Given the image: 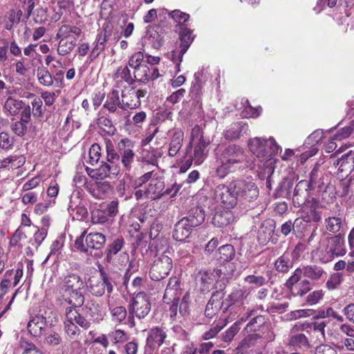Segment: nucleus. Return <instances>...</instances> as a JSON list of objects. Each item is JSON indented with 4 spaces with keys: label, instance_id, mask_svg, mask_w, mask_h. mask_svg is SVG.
Returning a JSON list of instances; mask_svg holds the SVG:
<instances>
[{
    "label": "nucleus",
    "instance_id": "a18cd8bd",
    "mask_svg": "<svg viewBox=\"0 0 354 354\" xmlns=\"http://www.w3.org/2000/svg\"><path fill=\"white\" fill-rule=\"evenodd\" d=\"M274 266L277 271L286 272L292 267V263L288 256L282 255L275 261Z\"/></svg>",
    "mask_w": 354,
    "mask_h": 354
},
{
    "label": "nucleus",
    "instance_id": "5fc2aeb1",
    "mask_svg": "<svg viewBox=\"0 0 354 354\" xmlns=\"http://www.w3.org/2000/svg\"><path fill=\"white\" fill-rule=\"evenodd\" d=\"M354 131V120L352 121L351 126L345 127L339 130L334 136V140H341L350 136Z\"/></svg>",
    "mask_w": 354,
    "mask_h": 354
},
{
    "label": "nucleus",
    "instance_id": "a19ab883",
    "mask_svg": "<svg viewBox=\"0 0 354 354\" xmlns=\"http://www.w3.org/2000/svg\"><path fill=\"white\" fill-rule=\"evenodd\" d=\"M37 77L39 84L45 86H50L53 83L51 74L45 68H39L37 72Z\"/></svg>",
    "mask_w": 354,
    "mask_h": 354
},
{
    "label": "nucleus",
    "instance_id": "a211bd4d",
    "mask_svg": "<svg viewBox=\"0 0 354 354\" xmlns=\"http://www.w3.org/2000/svg\"><path fill=\"white\" fill-rule=\"evenodd\" d=\"M166 337L164 329L158 327L152 328L148 332L147 345L153 349L158 348L164 343Z\"/></svg>",
    "mask_w": 354,
    "mask_h": 354
},
{
    "label": "nucleus",
    "instance_id": "6e6552de",
    "mask_svg": "<svg viewBox=\"0 0 354 354\" xmlns=\"http://www.w3.org/2000/svg\"><path fill=\"white\" fill-rule=\"evenodd\" d=\"M167 249L157 252L155 259L151 265L149 275L152 280L160 281L165 278L172 268V260L166 253Z\"/></svg>",
    "mask_w": 354,
    "mask_h": 354
},
{
    "label": "nucleus",
    "instance_id": "b1692460",
    "mask_svg": "<svg viewBox=\"0 0 354 354\" xmlns=\"http://www.w3.org/2000/svg\"><path fill=\"white\" fill-rule=\"evenodd\" d=\"M301 219L306 223L319 222L321 214L317 210V205L313 203L306 204L302 211Z\"/></svg>",
    "mask_w": 354,
    "mask_h": 354
},
{
    "label": "nucleus",
    "instance_id": "6e6d98bb",
    "mask_svg": "<svg viewBox=\"0 0 354 354\" xmlns=\"http://www.w3.org/2000/svg\"><path fill=\"white\" fill-rule=\"evenodd\" d=\"M111 189V187L109 183L106 181L97 182L96 183V191L97 192V198H103Z\"/></svg>",
    "mask_w": 354,
    "mask_h": 354
},
{
    "label": "nucleus",
    "instance_id": "5701e85b",
    "mask_svg": "<svg viewBox=\"0 0 354 354\" xmlns=\"http://www.w3.org/2000/svg\"><path fill=\"white\" fill-rule=\"evenodd\" d=\"M46 326V321L44 316L37 315L28 324V330L34 337H39L42 335Z\"/></svg>",
    "mask_w": 354,
    "mask_h": 354
},
{
    "label": "nucleus",
    "instance_id": "f3484780",
    "mask_svg": "<svg viewBox=\"0 0 354 354\" xmlns=\"http://www.w3.org/2000/svg\"><path fill=\"white\" fill-rule=\"evenodd\" d=\"M218 270H214L213 272H208L205 270L200 271L196 277V281L198 285L200 286L201 291H209L212 287L216 277L219 274Z\"/></svg>",
    "mask_w": 354,
    "mask_h": 354
},
{
    "label": "nucleus",
    "instance_id": "473e14b6",
    "mask_svg": "<svg viewBox=\"0 0 354 354\" xmlns=\"http://www.w3.org/2000/svg\"><path fill=\"white\" fill-rule=\"evenodd\" d=\"M149 236L152 239V242L151 243V246H153L156 251L158 252L161 250H164V248L167 246V242L165 239L162 237H158V226H152Z\"/></svg>",
    "mask_w": 354,
    "mask_h": 354
},
{
    "label": "nucleus",
    "instance_id": "49530a36",
    "mask_svg": "<svg viewBox=\"0 0 354 354\" xmlns=\"http://www.w3.org/2000/svg\"><path fill=\"white\" fill-rule=\"evenodd\" d=\"M303 275V269L299 268L295 270L292 276L288 279L286 283V286L288 289H290V292L293 290L294 287L297 286V285L299 283V281Z\"/></svg>",
    "mask_w": 354,
    "mask_h": 354
},
{
    "label": "nucleus",
    "instance_id": "ea45409f",
    "mask_svg": "<svg viewBox=\"0 0 354 354\" xmlns=\"http://www.w3.org/2000/svg\"><path fill=\"white\" fill-rule=\"evenodd\" d=\"M266 323V319L262 315H254L245 327L248 332H254L260 329V328Z\"/></svg>",
    "mask_w": 354,
    "mask_h": 354
},
{
    "label": "nucleus",
    "instance_id": "f8f14e48",
    "mask_svg": "<svg viewBox=\"0 0 354 354\" xmlns=\"http://www.w3.org/2000/svg\"><path fill=\"white\" fill-rule=\"evenodd\" d=\"M113 278L104 271H101L98 279L91 281L89 290L95 297H102L106 291L110 295L113 290Z\"/></svg>",
    "mask_w": 354,
    "mask_h": 354
},
{
    "label": "nucleus",
    "instance_id": "774afa93",
    "mask_svg": "<svg viewBox=\"0 0 354 354\" xmlns=\"http://www.w3.org/2000/svg\"><path fill=\"white\" fill-rule=\"evenodd\" d=\"M12 131L17 136H24L27 130L26 124L23 123L21 121L15 122L11 126Z\"/></svg>",
    "mask_w": 354,
    "mask_h": 354
},
{
    "label": "nucleus",
    "instance_id": "338daca9",
    "mask_svg": "<svg viewBox=\"0 0 354 354\" xmlns=\"http://www.w3.org/2000/svg\"><path fill=\"white\" fill-rule=\"evenodd\" d=\"M26 237L25 232L23 231L22 228L19 227L14 233L12 236L10 244L12 246H17L19 244L21 240L25 239Z\"/></svg>",
    "mask_w": 354,
    "mask_h": 354
},
{
    "label": "nucleus",
    "instance_id": "3c124183",
    "mask_svg": "<svg viewBox=\"0 0 354 354\" xmlns=\"http://www.w3.org/2000/svg\"><path fill=\"white\" fill-rule=\"evenodd\" d=\"M15 140L14 138L6 132L0 133V148L4 150H9L12 148Z\"/></svg>",
    "mask_w": 354,
    "mask_h": 354
},
{
    "label": "nucleus",
    "instance_id": "0e129e2a",
    "mask_svg": "<svg viewBox=\"0 0 354 354\" xmlns=\"http://www.w3.org/2000/svg\"><path fill=\"white\" fill-rule=\"evenodd\" d=\"M245 281L250 284H254L258 287L265 285L267 282L265 277L254 274L247 276L245 278Z\"/></svg>",
    "mask_w": 354,
    "mask_h": 354
},
{
    "label": "nucleus",
    "instance_id": "f257e3e1",
    "mask_svg": "<svg viewBox=\"0 0 354 354\" xmlns=\"http://www.w3.org/2000/svg\"><path fill=\"white\" fill-rule=\"evenodd\" d=\"M259 196V189L251 177L233 178L228 184L217 185L212 198L216 203L226 211L215 214L212 218L214 226L223 227L232 223L234 216L230 209L234 208L239 201H252Z\"/></svg>",
    "mask_w": 354,
    "mask_h": 354
},
{
    "label": "nucleus",
    "instance_id": "603ef678",
    "mask_svg": "<svg viewBox=\"0 0 354 354\" xmlns=\"http://www.w3.org/2000/svg\"><path fill=\"white\" fill-rule=\"evenodd\" d=\"M89 163L91 165H94L95 163H97L98 160H100V156H101V147L100 146L95 143L92 145L89 151Z\"/></svg>",
    "mask_w": 354,
    "mask_h": 354
},
{
    "label": "nucleus",
    "instance_id": "412c9836",
    "mask_svg": "<svg viewBox=\"0 0 354 354\" xmlns=\"http://www.w3.org/2000/svg\"><path fill=\"white\" fill-rule=\"evenodd\" d=\"M24 106L22 100L10 96L6 100L3 110L7 116H15L21 112Z\"/></svg>",
    "mask_w": 354,
    "mask_h": 354
},
{
    "label": "nucleus",
    "instance_id": "7c9ffc66",
    "mask_svg": "<svg viewBox=\"0 0 354 354\" xmlns=\"http://www.w3.org/2000/svg\"><path fill=\"white\" fill-rule=\"evenodd\" d=\"M325 226L328 231L336 234L343 231L345 223L339 216H332L325 219Z\"/></svg>",
    "mask_w": 354,
    "mask_h": 354
},
{
    "label": "nucleus",
    "instance_id": "20e7f679",
    "mask_svg": "<svg viewBox=\"0 0 354 354\" xmlns=\"http://www.w3.org/2000/svg\"><path fill=\"white\" fill-rule=\"evenodd\" d=\"M318 250L321 253L319 259L323 263L331 261L335 257L344 256L346 253L344 237L338 234L324 238L319 242Z\"/></svg>",
    "mask_w": 354,
    "mask_h": 354
},
{
    "label": "nucleus",
    "instance_id": "bf43d9fd",
    "mask_svg": "<svg viewBox=\"0 0 354 354\" xmlns=\"http://www.w3.org/2000/svg\"><path fill=\"white\" fill-rule=\"evenodd\" d=\"M326 317H333L336 320L343 322L344 317L337 313L336 311L333 310L332 308H328L325 310H322L319 313L317 318H326Z\"/></svg>",
    "mask_w": 354,
    "mask_h": 354
},
{
    "label": "nucleus",
    "instance_id": "8fccbe9b",
    "mask_svg": "<svg viewBox=\"0 0 354 354\" xmlns=\"http://www.w3.org/2000/svg\"><path fill=\"white\" fill-rule=\"evenodd\" d=\"M145 61V54L142 51L134 53L129 59V66L131 68H136L142 65Z\"/></svg>",
    "mask_w": 354,
    "mask_h": 354
},
{
    "label": "nucleus",
    "instance_id": "c9c22d12",
    "mask_svg": "<svg viewBox=\"0 0 354 354\" xmlns=\"http://www.w3.org/2000/svg\"><path fill=\"white\" fill-rule=\"evenodd\" d=\"M302 269L304 271V276L313 280L319 279L326 275V272L324 270L317 266H305Z\"/></svg>",
    "mask_w": 354,
    "mask_h": 354
},
{
    "label": "nucleus",
    "instance_id": "ddd939ff",
    "mask_svg": "<svg viewBox=\"0 0 354 354\" xmlns=\"http://www.w3.org/2000/svg\"><path fill=\"white\" fill-rule=\"evenodd\" d=\"M133 143L128 139L121 140L118 142L119 158L125 171H130L134 162L135 153L133 151Z\"/></svg>",
    "mask_w": 354,
    "mask_h": 354
},
{
    "label": "nucleus",
    "instance_id": "aec40b11",
    "mask_svg": "<svg viewBox=\"0 0 354 354\" xmlns=\"http://www.w3.org/2000/svg\"><path fill=\"white\" fill-rule=\"evenodd\" d=\"M248 125L243 122L233 123L224 132V137L227 140H236L246 134L248 131Z\"/></svg>",
    "mask_w": 354,
    "mask_h": 354
},
{
    "label": "nucleus",
    "instance_id": "09e8293b",
    "mask_svg": "<svg viewBox=\"0 0 354 354\" xmlns=\"http://www.w3.org/2000/svg\"><path fill=\"white\" fill-rule=\"evenodd\" d=\"M311 288L310 283L305 279L300 281L297 286L294 287L291 292L295 295L303 296L310 291Z\"/></svg>",
    "mask_w": 354,
    "mask_h": 354
},
{
    "label": "nucleus",
    "instance_id": "864d4df0",
    "mask_svg": "<svg viewBox=\"0 0 354 354\" xmlns=\"http://www.w3.org/2000/svg\"><path fill=\"white\" fill-rule=\"evenodd\" d=\"M111 340L115 343H122L127 339V335L124 330L117 329L109 333Z\"/></svg>",
    "mask_w": 354,
    "mask_h": 354
},
{
    "label": "nucleus",
    "instance_id": "0eeeda50",
    "mask_svg": "<svg viewBox=\"0 0 354 354\" xmlns=\"http://www.w3.org/2000/svg\"><path fill=\"white\" fill-rule=\"evenodd\" d=\"M106 243V236L102 233H87V230L82 232L81 235L75 240L74 246L80 252L88 254L90 250H100Z\"/></svg>",
    "mask_w": 354,
    "mask_h": 354
},
{
    "label": "nucleus",
    "instance_id": "c03bdc74",
    "mask_svg": "<svg viewBox=\"0 0 354 354\" xmlns=\"http://www.w3.org/2000/svg\"><path fill=\"white\" fill-rule=\"evenodd\" d=\"M97 124L100 129L108 134H113L115 131V128L113 125L111 120L104 116L100 117L97 119Z\"/></svg>",
    "mask_w": 354,
    "mask_h": 354
},
{
    "label": "nucleus",
    "instance_id": "4be33fe9",
    "mask_svg": "<svg viewBox=\"0 0 354 354\" xmlns=\"http://www.w3.org/2000/svg\"><path fill=\"white\" fill-rule=\"evenodd\" d=\"M180 283L177 277H171L166 288L163 301L165 303L174 301L178 299Z\"/></svg>",
    "mask_w": 354,
    "mask_h": 354
},
{
    "label": "nucleus",
    "instance_id": "72a5a7b5",
    "mask_svg": "<svg viewBox=\"0 0 354 354\" xmlns=\"http://www.w3.org/2000/svg\"><path fill=\"white\" fill-rule=\"evenodd\" d=\"M183 140V133L182 131H176L171 140L169 155L170 156H174L179 151L182 147V142Z\"/></svg>",
    "mask_w": 354,
    "mask_h": 354
},
{
    "label": "nucleus",
    "instance_id": "f704fd0d",
    "mask_svg": "<svg viewBox=\"0 0 354 354\" xmlns=\"http://www.w3.org/2000/svg\"><path fill=\"white\" fill-rule=\"evenodd\" d=\"M203 84L204 82L200 77V75L198 73L195 74L194 80L192 82V85L190 88V93L192 97L197 102L201 100L202 96Z\"/></svg>",
    "mask_w": 354,
    "mask_h": 354
},
{
    "label": "nucleus",
    "instance_id": "423d86ee",
    "mask_svg": "<svg viewBox=\"0 0 354 354\" xmlns=\"http://www.w3.org/2000/svg\"><path fill=\"white\" fill-rule=\"evenodd\" d=\"M205 220V214L201 208L193 209L189 214L183 218L175 225L174 238L178 241H185L189 236L192 228L201 225Z\"/></svg>",
    "mask_w": 354,
    "mask_h": 354
},
{
    "label": "nucleus",
    "instance_id": "9d476101",
    "mask_svg": "<svg viewBox=\"0 0 354 354\" xmlns=\"http://www.w3.org/2000/svg\"><path fill=\"white\" fill-rule=\"evenodd\" d=\"M129 317L136 316L141 319L145 318L151 310V302L149 297L144 292L138 293L129 302Z\"/></svg>",
    "mask_w": 354,
    "mask_h": 354
},
{
    "label": "nucleus",
    "instance_id": "2eb2a0df",
    "mask_svg": "<svg viewBox=\"0 0 354 354\" xmlns=\"http://www.w3.org/2000/svg\"><path fill=\"white\" fill-rule=\"evenodd\" d=\"M84 283L80 276L77 274H69L66 276L59 284V293L64 295L66 292L77 290H83Z\"/></svg>",
    "mask_w": 354,
    "mask_h": 354
},
{
    "label": "nucleus",
    "instance_id": "cd10ccee",
    "mask_svg": "<svg viewBox=\"0 0 354 354\" xmlns=\"http://www.w3.org/2000/svg\"><path fill=\"white\" fill-rule=\"evenodd\" d=\"M207 145L208 142L201 138L195 145L194 154L192 158L196 165H201L206 158L207 156Z\"/></svg>",
    "mask_w": 354,
    "mask_h": 354
},
{
    "label": "nucleus",
    "instance_id": "39448f33",
    "mask_svg": "<svg viewBox=\"0 0 354 354\" xmlns=\"http://www.w3.org/2000/svg\"><path fill=\"white\" fill-rule=\"evenodd\" d=\"M82 34L80 28L70 25H62L57 30L55 39H59L57 53L64 56L72 52L76 46L77 38Z\"/></svg>",
    "mask_w": 354,
    "mask_h": 354
},
{
    "label": "nucleus",
    "instance_id": "13d9d810",
    "mask_svg": "<svg viewBox=\"0 0 354 354\" xmlns=\"http://www.w3.org/2000/svg\"><path fill=\"white\" fill-rule=\"evenodd\" d=\"M321 165L319 163H316L314 166L313 169L310 173V183L311 186L316 185L319 183V180H320V177L322 174V172L320 169Z\"/></svg>",
    "mask_w": 354,
    "mask_h": 354
},
{
    "label": "nucleus",
    "instance_id": "dca6fc26",
    "mask_svg": "<svg viewBox=\"0 0 354 354\" xmlns=\"http://www.w3.org/2000/svg\"><path fill=\"white\" fill-rule=\"evenodd\" d=\"M122 100L119 97V91L117 89H112L106 95V99L103 104V108L106 110L109 113L115 114L117 116H120L122 109Z\"/></svg>",
    "mask_w": 354,
    "mask_h": 354
},
{
    "label": "nucleus",
    "instance_id": "f03ea898",
    "mask_svg": "<svg viewBox=\"0 0 354 354\" xmlns=\"http://www.w3.org/2000/svg\"><path fill=\"white\" fill-rule=\"evenodd\" d=\"M250 151L257 157V159L249 165L245 164L246 167L250 169H254L258 167L261 169L263 175L270 176L273 171L275 160L272 155L277 153L279 146L275 140L270 138L268 140H261L260 138L250 139L248 142Z\"/></svg>",
    "mask_w": 354,
    "mask_h": 354
},
{
    "label": "nucleus",
    "instance_id": "bb28decb",
    "mask_svg": "<svg viewBox=\"0 0 354 354\" xmlns=\"http://www.w3.org/2000/svg\"><path fill=\"white\" fill-rule=\"evenodd\" d=\"M333 165L338 167L340 172L349 173L354 169V154L348 153L333 162Z\"/></svg>",
    "mask_w": 354,
    "mask_h": 354
},
{
    "label": "nucleus",
    "instance_id": "9b49d317",
    "mask_svg": "<svg viewBox=\"0 0 354 354\" xmlns=\"http://www.w3.org/2000/svg\"><path fill=\"white\" fill-rule=\"evenodd\" d=\"M146 93L145 90L128 85L121 93L122 109L138 108L141 104L140 98L145 97Z\"/></svg>",
    "mask_w": 354,
    "mask_h": 354
},
{
    "label": "nucleus",
    "instance_id": "1a4fd4ad",
    "mask_svg": "<svg viewBox=\"0 0 354 354\" xmlns=\"http://www.w3.org/2000/svg\"><path fill=\"white\" fill-rule=\"evenodd\" d=\"M65 316V331L71 339H75L80 334V330L76 324L85 329L90 326V322L72 307L66 309Z\"/></svg>",
    "mask_w": 354,
    "mask_h": 354
},
{
    "label": "nucleus",
    "instance_id": "e433bc0d",
    "mask_svg": "<svg viewBox=\"0 0 354 354\" xmlns=\"http://www.w3.org/2000/svg\"><path fill=\"white\" fill-rule=\"evenodd\" d=\"M132 69L133 70V77L134 81L145 82L150 80L151 73L147 65L145 64Z\"/></svg>",
    "mask_w": 354,
    "mask_h": 354
},
{
    "label": "nucleus",
    "instance_id": "a878e982",
    "mask_svg": "<svg viewBox=\"0 0 354 354\" xmlns=\"http://www.w3.org/2000/svg\"><path fill=\"white\" fill-rule=\"evenodd\" d=\"M86 308L87 313L93 318V321L97 322L102 321L106 315L102 305L94 300L88 301Z\"/></svg>",
    "mask_w": 354,
    "mask_h": 354
},
{
    "label": "nucleus",
    "instance_id": "de8ad7c7",
    "mask_svg": "<svg viewBox=\"0 0 354 354\" xmlns=\"http://www.w3.org/2000/svg\"><path fill=\"white\" fill-rule=\"evenodd\" d=\"M80 198L77 196H71L68 205V212L71 214V212L77 211V214L82 215V217L86 216L87 215V211L85 208L82 207H80Z\"/></svg>",
    "mask_w": 354,
    "mask_h": 354
},
{
    "label": "nucleus",
    "instance_id": "4468645a",
    "mask_svg": "<svg viewBox=\"0 0 354 354\" xmlns=\"http://www.w3.org/2000/svg\"><path fill=\"white\" fill-rule=\"evenodd\" d=\"M111 36L112 30L109 26L104 27L103 30L97 34L89 55L91 60L95 59L105 50L106 43L111 40Z\"/></svg>",
    "mask_w": 354,
    "mask_h": 354
},
{
    "label": "nucleus",
    "instance_id": "4d7b16f0",
    "mask_svg": "<svg viewBox=\"0 0 354 354\" xmlns=\"http://www.w3.org/2000/svg\"><path fill=\"white\" fill-rule=\"evenodd\" d=\"M106 161L111 163H117L119 161V153H116L112 143L106 142Z\"/></svg>",
    "mask_w": 354,
    "mask_h": 354
},
{
    "label": "nucleus",
    "instance_id": "6ab92c4d",
    "mask_svg": "<svg viewBox=\"0 0 354 354\" xmlns=\"http://www.w3.org/2000/svg\"><path fill=\"white\" fill-rule=\"evenodd\" d=\"M164 180L161 178H153L146 188L147 198L152 200L160 198L163 195Z\"/></svg>",
    "mask_w": 354,
    "mask_h": 354
},
{
    "label": "nucleus",
    "instance_id": "4c0bfd02",
    "mask_svg": "<svg viewBox=\"0 0 354 354\" xmlns=\"http://www.w3.org/2000/svg\"><path fill=\"white\" fill-rule=\"evenodd\" d=\"M123 244L124 241L122 239H117L108 246L106 249V259L109 263L112 262L113 256L121 250L123 247Z\"/></svg>",
    "mask_w": 354,
    "mask_h": 354
},
{
    "label": "nucleus",
    "instance_id": "393cba45",
    "mask_svg": "<svg viewBox=\"0 0 354 354\" xmlns=\"http://www.w3.org/2000/svg\"><path fill=\"white\" fill-rule=\"evenodd\" d=\"M180 53L178 54V59L179 62H182L184 54L187 51L194 40L192 31L187 28H183L180 33Z\"/></svg>",
    "mask_w": 354,
    "mask_h": 354
},
{
    "label": "nucleus",
    "instance_id": "58836bf2",
    "mask_svg": "<svg viewBox=\"0 0 354 354\" xmlns=\"http://www.w3.org/2000/svg\"><path fill=\"white\" fill-rule=\"evenodd\" d=\"M19 346L21 349V354H44L36 345L24 339H20Z\"/></svg>",
    "mask_w": 354,
    "mask_h": 354
},
{
    "label": "nucleus",
    "instance_id": "37998d69",
    "mask_svg": "<svg viewBox=\"0 0 354 354\" xmlns=\"http://www.w3.org/2000/svg\"><path fill=\"white\" fill-rule=\"evenodd\" d=\"M114 75H116L117 78L120 77L123 79L128 85H131L134 82L133 75L127 66L118 67Z\"/></svg>",
    "mask_w": 354,
    "mask_h": 354
},
{
    "label": "nucleus",
    "instance_id": "680f3d73",
    "mask_svg": "<svg viewBox=\"0 0 354 354\" xmlns=\"http://www.w3.org/2000/svg\"><path fill=\"white\" fill-rule=\"evenodd\" d=\"M169 15L176 22L179 24H184L189 19V15L188 14L183 12L179 10H175L170 12Z\"/></svg>",
    "mask_w": 354,
    "mask_h": 354
},
{
    "label": "nucleus",
    "instance_id": "69168bd1",
    "mask_svg": "<svg viewBox=\"0 0 354 354\" xmlns=\"http://www.w3.org/2000/svg\"><path fill=\"white\" fill-rule=\"evenodd\" d=\"M323 296L324 292L322 290H315L307 296L306 302L310 306H313L317 304L322 299Z\"/></svg>",
    "mask_w": 354,
    "mask_h": 354
},
{
    "label": "nucleus",
    "instance_id": "c756f323",
    "mask_svg": "<svg viewBox=\"0 0 354 354\" xmlns=\"http://www.w3.org/2000/svg\"><path fill=\"white\" fill-rule=\"evenodd\" d=\"M82 290H77L69 293L66 292V295H62V297L75 309L76 307L82 306L84 302V296Z\"/></svg>",
    "mask_w": 354,
    "mask_h": 354
},
{
    "label": "nucleus",
    "instance_id": "7ed1b4c3",
    "mask_svg": "<svg viewBox=\"0 0 354 354\" xmlns=\"http://www.w3.org/2000/svg\"><path fill=\"white\" fill-rule=\"evenodd\" d=\"M247 156L244 149L236 145L225 147L217 158L215 174L219 178H224L234 172L238 165L246 162Z\"/></svg>",
    "mask_w": 354,
    "mask_h": 354
},
{
    "label": "nucleus",
    "instance_id": "052dcab7",
    "mask_svg": "<svg viewBox=\"0 0 354 354\" xmlns=\"http://www.w3.org/2000/svg\"><path fill=\"white\" fill-rule=\"evenodd\" d=\"M18 156H10L6 158H4L0 163V168H9V167H18L20 164H21V161L19 160L17 164H15V162L18 160Z\"/></svg>",
    "mask_w": 354,
    "mask_h": 354
},
{
    "label": "nucleus",
    "instance_id": "c85d7f7f",
    "mask_svg": "<svg viewBox=\"0 0 354 354\" xmlns=\"http://www.w3.org/2000/svg\"><path fill=\"white\" fill-rule=\"evenodd\" d=\"M108 307L111 313V319L113 322L122 323L127 317V310L124 306H115L111 303L110 295L108 296Z\"/></svg>",
    "mask_w": 354,
    "mask_h": 354
},
{
    "label": "nucleus",
    "instance_id": "79ce46f5",
    "mask_svg": "<svg viewBox=\"0 0 354 354\" xmlns=\"http://www.w3.org/2000/svg\"><path fill=\"white\" fill-rule=\"evenodd\" d=\"M288 344L293 346L295 348H301L307 346L308 344V341L304 334L300 333L295 335H292L290 337Z\"/></svg>",
    "mask_w": 354,
    "mask_h": 354
},
{
    "label": "nucleus",
    "instance_id": "2f4dec72",
    "mask_svg": "<svg viewBox=\"0 0 354 354\" xmlns=\"http://www.w3.org/2000/svg\"><path fill=\"white\" fill-rule=\"evenodd\" d=\"M234 255V247L230 244H226L218 248L216 253V258L220 262L224 263L232 260Z\"/></svg>",
    "mask_w": 354,
    "mask_h": 354
},
{
    "label": "nucleus",
    "instance_id": "e2e57ef3",
    "mask_svg": "<svg viewBox=\"0 0 354 354\" xmlns=\"http://www.w3.org/2000/svg\"><path fill=\"white\" fill-rule=\"evenodd\" d=\"M109 216L105 211L96 209L92 214V221L94 223H104L108 221Z\"/></svg>",
    "mask_w": 354,
    "mask_h": 354
}]
</instances>
